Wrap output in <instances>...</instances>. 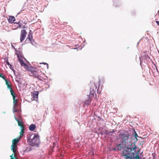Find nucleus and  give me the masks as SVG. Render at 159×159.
Returning <instances> with one entry per match:
<instances>
[{"instance_id":"nucleus-16","label":"nucleus","mask_w":159,"mask_h":159,"mask_svg":"<svg viewBox=\"0 0 159 159\" xmlns=\"http://www.w3.org/2000/svg\"><path fill=\"white\" fill-rule=\"evenodd\" d=\"M20 61L21 65L24 67V68H27L28 67V65L26 63H25L23 59L20 60L19 61Z\"/></svg>"},{"instance_id":"nucleus-47","label":"nucleus","mask_w":159,"mask_h":159,"mask_svg":"<svg viewBox=\"0 0 159 159\" xmlns=\"http://www.w3.org/2000/svg\"><path fill=\"white\" fill-rule=\"evenodd\" d=\"M42 64V63H40V64Z\"/></svg>"},{"instance_id":"nucleus-22","label":"nucleus","mask_w":159,"mask_h":159,"mask_svg":"<svg viewBox=\"0 0 159 159\" xmlns=\"http://www.w3.org/2000/svg\"><path fill=\"white\" fill-rule=\"evenodd\" d=\"M11 70L14 72L15 70H14L13 67L12 66V65H10L9 66Z\"/></svg>"},{"instance_id":"nucleus-18","label":"nucleus","mask_w":159,"mask_h":159,"mask_svg":"<svg viewBox=\"0 0 159 159\" xmlns=\"http://www.w3.org/2000/svg\"><path fill=\"white\" fill-rule=\"evenodd\" d=\"M14 117L15 120L17 122L19 126L20 127L22 125H23L22 122L17 119V118L15 116H14Z\"/></svg>"},{"instance_id":"nucleus-48","label":"nucleus","mask_w":159,"mask_h":159,"mask_svg":"<svg viewBox=\"0 0 159 159\" xmlns=\"http://www.w3.org/2000/svg\"><path fill=\"white\" fill-rule=\"evenodd\" d=\"M146 56H146H148V55H147V56H146H146Z\"/></svg>"},{"instance_id":"nucleus-5","label":"nucleus","mask_w":159,"mask_h":159,"mask_svg":"<svg viewBox=\"0 0 159 159\" xmlns=\"http://www.w3.org/2000/svg\"><path fill=\"white\" fill-rule=\"evenodd\" d=\"M101 128H99L98 129V130L100 131V132L98 133V135L100 134L101 135H103L104 134H108L109 135H112V134H111V133H114L116 131V130H114L113 129L112 131L108 132L107 130L105 129H104L102 131H101Z\"/></svg>"},{"instance_id":"nucleus-38","label":"nucleus","mask_w":159,"mask_h":159,"mask_svg":"<svg viewBox=\"0 0 159 159\" xmlns=\"http://www.w3.org/2000/svg\"><path fill=\"white\" fill-rule=\"evenodd\" d=\"M14 23L15 24H18V22H14Z\"/></svg>"},{"instance_id":"nucleus-7","label":"nucleus","mask_w":159,"mask_h":159,"mask_svg":"<svg viewBox=\"0 0 159 159\" xmlns=\"http://www.w3.org/2000/svg\"><path fill=\"white\" fill-rule=\"evenodd\" d=\"M27 32L25 30H22L21 32V35L20 37V41L21 42H22V41L25 39Z\"/></svg>"},{"instance_id":"nucleus-49","label":"nucleus","mask_w":159,"mask_h":159,"mask_svg":"<svg viewBox=\"0 0 159 159\" xmlns=\"http://www.w3.org/2000/svg\"><path fill=\"white\" fill-rule=\"evenodd\" d=\"M158 53H159V51H158Z\"/></svg>"},{"instance_id":"nucleus-12","label":"nucleus","mask_w":159,"mask_h":159,"mask_svg":"<svg viewBox=\"0 0 159 159\" xmlns=\"http://www.w3.org/2000/svg\"><path fill=\"white\" fill-rule=\"evenodd\" d=\"M11 95L12 96L13 99V105L14 106L13 107V109L15 108V106L16 105L17 100L15 99L16 98V95L15 92L14 93V94L11 93Z\"/></svg>"},{"instance_id":"nucleus-13","label":"nucleus","mask_w":159,"mask_h":159,"mask_svg":"<svg viewBox=\"0 0 159 159\" xmlns=\"http://www.w3.org/2000/svg\"><path fill=\"white\" fill-rule=\"evenodd\" d=\"M94 93L95 92L93 88L91 87L90 88V94L89 95V98H93L94 96Z\"/></svg>"},{"instance_id":"nucleus-23","label":"nucleus","mask_w":159,"mask_h":159,"mask_svg":"<svg viewBox=\"0 0 159 159\" xmlns=\"http://www.w3.org/2000/svg\"><path fill=\"white\" fill-rule=\"evenodd\" d=\"M29 41H30V43L32 45H34V41L33 39H32L31 40H30Z\"/></svg>"},{"instance_id":"nucleus-20","label":"nucleus","mask_w":159,"mask_h":159,"mask_svg":"<svg viewBox=\"0 0 159 159\" xmlns=\"http://www.w3.org/2000/svg\"><path fill=\"white\" fill-rule=\"evenodd\" d=\"M119 3L118 2L117 0H115L114 1L113 5L115 7H118L119 6L116 5V4Z\"/></svg>"},{"instance_id":"nucleus-34","label":"nucleus","mask_w":159,"mask_h":159,"mask_svg":"<svg viewBox=\"0 0 159 159\" xmlns=\"http://www.w3.org/2000/svg\"><path fill=\"white\" fill-rule=\"evenodd\" d=\"M39 77H40V76L39 75H38L36 77L37 78H39Z\"/></svg>"},{"instance_id":"nucleus-31","label":"nucleus","mask_w":159,"mask_h":159,"mask_svg":"<svg viewBox=\"0 0 159 159\" xmlns=\"http://www.w3.org/2000/svg\"><path fill=\"white\" fill-rule=\"evenodd\" d=\"M84 44H82L81 45V47L80 48V50H81L82 49V48L84 47Z\"/></svg>"},{"instance_id":"nucleus-9","label":"nucleus","mask_w":159,"mask_h":159,"mask_svg":"<svg viewBox=\"0 0 159 159\" xmlns=\"http://www.w3.org/2000/svg\"><path fill=\"white\" fill-rule=\"evenodd\" d=\"M39 94L38 91H34V92L32 94V96L34 98V100L37 101L38 99Z\"/></svg>"},{"instance_id":"nucleus-6","label":"nucleus","mask_w":159,"mask_h":159,"mask_svg":"<svg viewBox=\"0 0 159 159\" xmlns=\"http://www.w3.org/2000/svg\"><path fill=\"white\" fill-rule=\"evenodd\" d=\"M135 147V149H134L135 151H134V155H133V157L131 158H128L127 159H140L139 157V151H136V145H134V146H133V147ZM130 155H131L132 156V153H131L130 152Z\"/></svg>"},{"instance_id":"nucleus-4","label":"nucleus","mask_w":159,"mask_h":159,"mask_svg":"<svg viewBox=\"0 0 159 159\" xmlns=\"http://www.w3.org/2000/svg\"><path fill=\"white\" fill-rule=\"evenodd\" d=\"M134 132L133 133V135L134 137V138L133 139V136L130 133H129V134L132 136V140H131V142L132 143V146H134V145H136L135 144L138 141V139L137 137H138V134H137L135 130L134 129Z\"/></svg>"},{"instance_id":"nucleus-35","label":"nucleus","mask_w":159,"mask_h":159,"mask_svg":"<svg viewBox=\"0 0 159 159\" xmlns=\"http://www.w3.org/2000/svg\"><path fill=\"white\" fill-rule=\"evenodd\" d=\"M19 21H21V24H22V23H24L23 22V21L22 20H19Z\"/></svg>"},{"instance_id":"nucleus-33","label":"nucleus","mask_w":159,"mask_h":159,"mask_svg":"<svg viewBox=\"0 0 159 159\" xmlns=\"http://www.w3.org/2000/svg\"><path fill=\"white\" fill-rule=\"evenodd\" d=\"M157 24L159 26V21H156Z\"/></svg>"},{"instance_id":"nucleus-39","label":"nucleus","mask_w":159,"mask_h":159,"mask_svg":"<svg viewBox=\"0 0 159 159\" xmlns=\"http://www.w3.org/2000/svg\"><path fill=\"white\" fill-rule=\"evenodd\" d=\"M16 81L18 83H19V81H18L17 80H16Z\"/></svg>"},{"instance_id":"nucleus-10","label":"nucleus","mask_w":159,"mask_h":159,"mask_svg":"<svg viewBox=\"0 0 159 159\" xmlns=\"http://www.w3.org/2000/svg\"><path fill=\"white\" fill-rule=\"evenodd\" d=\"M33 39L32 33L31 30H30V31L29 33L28 36L27 38L25 40V42H26L28 39H29V41Z\"/></svg>"},{"instance_id":"nucleus-41","label":"nucleus","mask_w":159,"mask_h":159,"mask_svg":"<svg viewBox=\"0 0 159 159\" xmlns=\"http://www.w3.org/2000/svg\"><path fill=\"white\" fill-rule=\"evenodd\" d=\"M139 58L140 59V57H139ZM141 64V59H140V64Z\"/></svg>"},{"instance_id":"nucleus-40","label":"nucleus","mask_w":159,"mask_h":159,"mask_svg":"<svg viewBox=\"0 0 159 159\" xmlns=\"http://www.w3.org/2000/svg\"><path fill=\"white\" fill-rule=\"evenodd\" d=\"M113 150H117V149H116V148H114Z\"/></svg>"},{"instance_id":"nucleus-2","label":"nucleus","mask_w":159,"mask_h":159,"mask_svg":"<svg viewBox=\"0 0 159 159\" xmlns=\"http://www.w3.org/2000/svg\"><path fill=\"white\" fill-rule=\"evenodd\" d=\"M28 142L31 146L38 147L40 143L39 135L38 134L34 135L32 139H28Z\"/></svg>"},{"instance_id":"nucleus-30","label":"nucleus","mask_w":159,"mask_h":159,"mask_svg":"<svg viewBox=\"0 0 159 159\" xmlns=\"http://www.w3.org/2000/svg\"><path fill=\"white\" fill-rule=\"evenodd\" d=\"M43 64H44V65H47V67L48 68V63H45V62H43Z\"/></svg>"},{"instance_id":"nucleus-27","label":"nucleus","mask_w":159,"mask_h":159,"mask_svg":"<svg viewBox=\"0 0 159 159\" xmlns=\"http://www.w3.org/2000/svg\"><path fill=\"white\" fill-rule=\"evenodd\" d=\"M25 25H23V24H22V25H21V26L20 28H22V29H24L25 28Z\"/></svg>"},{"instance_id":"nucleus-3","label":"nucleus","mask_w":159,"mask_h":159,"mask_svg":"<svg viewBox=\"0 0 159 159\" xmlns=\"http://www.w3.org/2000/svg\"><path fill=\"white\" fill-rule=\"evenodd\" d=\"M21 138L20 137V135L19 138H17L12 140V143L11 146V149L14 153V157L16 159H18L15 154L17 148V144Z\"/></svg>"},{"instance_id":"nucleus-26","label":"nucleus","mask_w":159,"mask_h":159,"mask_svg":"<svg viewBox=\"0 0 159 159\" xmlns=\"http://www.w3.org/2000/svg\"><path fill=\"white\" fill-rule=\"evenodd\" d=\"M2 78L6 82L8 80L4 76V75L2 76Z\"/></svg>"},{"instance_id":"nucleus-17","label":"nucleus","mask_w":159,"mask_h":159,"mask_svg":"<svg viewBox=\"0 0 159 159\" xmlns=\"http://www.w3.org/2000/svg\"><path fill=\"white\" fill-rule=\"evenodd\" d=\"M36 125L35 124H32L30 125L29 127V130L31 131H33L35 129Z\"/></svg>"},{"instance_id":"nucleus-15","label":"nucleus","mask_w":159,"mask_h":159,"mask_svg":"<svg viewBox=\"0 0 159 159\" xmlns=\"http://www.w3.org/2000/svg\"><path fill=\"white\" fill-rule=\"evenodd\" d=\"M15 18L14 16H10L8 21L9 23H12L13 22L15 21Z\"/></svg>"},{"instance_id":"nucleus-21","label":"nucleus","mask_w":159,"mask_h":159,"mask_svg":"<svg viewBox=\"0 0 159 159\" xmlns=\"http://www.w3.org/2000/svg\"><path fill=\"white\" fill-rule=\"evenodd\" d=\"M22 24H21V21H19L18 22V26H17V27L20 28L21 26V25H22Z\"/></svg>"},{"instance_id":"nucleus-32","label":"nucleus","mask_w":159,"mask_h":159,"mask_svg":"<svg viewBox=\"0 0 159 159\" xmlns=\"http://www.w3.org/2000/svg\"><path fill=\"white\" fill-rule=\"evenodd\" d=\"M3 76V74L0 73V77H2Z\"/></svg>"},{"instance_id":"nucleus-14","label":"nucleus","mask_w":159,"mask_h":159,"mask_svg":"<svg viewBox=\"0 0 159 159\" xmlns=\"http://www.w3.org/2000/svg\"><path fill=\"white\" fill-rule=\"evenodd\" d=\"M20 127L21 129V131L20 133V137H22L23 136V134L24 132L25 127L23 125L20 126Z\"/></svg>"},{"instance_id":"nucleus-8","label":"nucleus","mask_w":159,"mask_h":159,"mask_svg":"<svg viewBox=\"0 0 159 159\" xmlns=\"http://www.w3.org/2000/svg\"><path fill=\"white\" fill-rule=\"evenodd\" d=\"M6 84L7 86V89L10 90L11 94H14V92L12 88V86L10 82L8 81V80L6 82Z\"/></svg>"},{"instance_id":"nucleus-29","label":"nucleus","mask_w":159,"mask_h":159,"mask_svg":"<svg viewBox=\"0 0 159 159\" xmlns=\"http://www.w3.org/2000/svg\"><path fill=\"white\" fill-rule=\"evenodd\" d=\"M153 64H154V65L155 66V67H156V70H157V72H158V69H157V66H156V65L155 64H154V63H153Z\"/></svg>"},{"instance_id":"nucleus-25","label":"nucleus","mask_w":159,"mask_h":159,"mask_svg":"<svg viewBox=\"0 0 159 159\" xmlns=\"http://www.w3.org/2000/svg\"><path fill=\"white\" fill-rule=\"evenodd\" d=\"M18 109H13V112L14 114L15 112L18 111Z\"/></svg>"},{"instance_id":"nucleus-11","label":"nucleus","mask_w":159,"mask_h":159,"mask_svg":"<svg viewBox=\"0 0 159 159\" xmlns=\"http://www.w3.org/2000/svg\"><path fill=\"white\" fill-rule=\"evenodd\" d=\"M88 96L89 97V98L87 99H85L84 102V104L87 105V106H88L90 103L91 100V98H89V96L88 95Z\"/></svg>"},{"instance_id":"nucleus-44","label":"nucleus","mask_w":159,"mask_h":159,"mask_svg":"<svg viewBox=\"0 0 159 159\" xmlns=\"http://www.w3.org/2000/svg\"><path fill=\"white\" fill-rule=\"evenodd\" d=\"M77 48L76 47L75 48H74L73 49H77Z\"/></svg>"},{"instance_id":"nucleus-36","label":"nucleus","mask_w":159,"mask_h":159,"mask_svg":"<svg viewBox=\"0 0 159 159\" xmlns=\"http://www.w3.org/2000/svg\"><path fill=\"white\" fill-rule=\"evenodd\" d=\"M12 47H13V48H14L15 49V50H16V51H17L16 49H15V48H14V46H13L12 45Z\"/></svg>"},{"instance_id":"nucleus-46","label":"nucleus","mask_w":159,"mask_h":159,"mask_svg":"<svg viewBox=\"0 0 159 159\" xmlns=\"http://www.w3.org/2000/svg\"><path fill=\"white\" fill-rule=\"evenodd\" d=\"M20 12H19V13H18L17 15H19V14H20Z\"/></svg>"},{"instance_id":"nucleus-42","label":"nucleus","mask_w":159,"mask_h":159,"mask_svg":"<svg viewBox=\"0 0 159 159\" xmlns=\"http://www.w3.org/2000/svg\"><path fill=\"white\" fill-rule=\"evenodd\" d=\"M139 42L138 43H137V45H139Z\"/></svg>"},{"instance_id":"nucleus-45","label":"nucleus","mask_w":159,"mask_h":159,"mask_svg":"<svg viewBox=\"0 0 159 159\" xmlns=\"http://www.w3.org/2000/svg\"><path fill=\"white\" fill-rule=\"evenodd\" d=\"M55 144V143L54 142V143H53V144Z\"/></svg>"},{"instance_id":"nucleus-37","label":"nucleus","mask_w":159,"mask_h":159,"mask_svg":"<svg viewBox=\"0 0 159 159\" xmlns=\"http://www.w3.org/2000/svg\"><path fill=\"white\" fill-rule=\"evenodd\" d=\"M94 85L95 86V89L97 88V86L96 85H95V84L94 83Z\"/></svg>"},{"instance_id":"nucleus-1","label":"nucleus","mask_w":159,"mask_h":159,"mask_svg":"<svg viewBox=\"0 0 159 159\" xmlns=\"http://www.w3.org/2000/svg\"><path fill=\"white\" fill-rule=\"evenodd\" d=\"M118 137L120 139V143L116 144V148L117 151H121L125 148L123 151V156L125 157V159L131 158L132 156L130 154L132 153V155H134L135 147H133L132 136L129 134V132L126 130H124L118 134Z\"/></svg>"},{"instance_id":"nucleus-28","label":"nucleus","mask_w":159,"mask_h":159,"mask_svg":"<svg viewBox=\"0 0 159 159\" xmlns=\"http://www.w3.org/2000/svg\"><path fill=\"white\" fill-rule=\"evenodd\" d=\"M14 155V154H12L10 156V157H11V159H14V157L13 156Z\"/></svg>"},{"instance_id":"nucleus-24","label":"nucleus","mask_w":159,"mask_h":159,"mask_svg":"<svg viewBox=\"0 0 159 159\" xmlns=\"http://www.w3.org/2000/svg\"><path fill=\"white\" fill-rule=\"evenodd\" d=\"M6 63L7 65L9 66L11 64L9 63L8 61V59L6 61Z\"/></svg>"},{"instance_id":"nucleus-19","label":"nucleus","mask_w":159,"mask_h":159,"mask_svg":"<svg viewBox=\"0 0 159 159\" xmlns=\"http://www.w3.org/2000/svg\"><path fill=\"white\" fill-rule=\"evenodd\" d=\"M16 54L17 55V57L18 58V60L19 61L20 60L22 59V56H21L20 53H18L17 54L16 52Z\"/></svg>"},{"instance_id":"nucleus-43","label":"nucleus","mask_w":159,"mask_h":159,"mask_svg":"<svg viewBox=\"0 0 159 159\" xmlns=\"http://www.w3.org/2000/svg\"><path fill=\"white\" fill-rule=\"evenodd\" d=\"M48 88H49V85H48Z\"/></svg>"}]
</instances>
